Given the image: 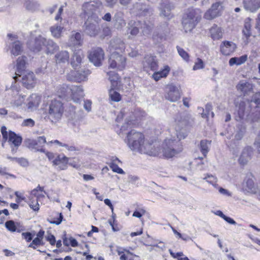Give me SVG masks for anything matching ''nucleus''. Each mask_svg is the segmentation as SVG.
I'll use <instances>...</instances> for the list:
<instances>
[{"label":"nucleus","mask_w":260,"mask_h":260,"mask_svg":"<svg viewBox=\"0 0 260 260\" xmlns=\"http://www.w3.org/2000/svg\"><path fill=\"white\" fill-rule=\"evenodd\" d=\"M252 103H254L256 106L252 113L248 116V118L252 122H255L260 119V107L257 106L260 104V93H255L250 101H241L239 105L236 104V107H238V112L239 117L243 118L245 113L251 110Z\"/></svg>","instance_id":"obj_1"},{"label":"nucleus","mask_w":260,"mask_h":260,"mask_svg":"<svg viewBox=\"0 0 260 260\" xmlns=\"http://www.w3.org/2000/svg\"><path fill=\"white\" fill-rule=\"evenodd\" d=\"M184 138L185 136H182L178 133H177V138H167L162 145L163 156L166 158H170L179 153L182 150L180 140Z\"/></svg>","instance_id":"obj_2"},{"label":"nucleus","mask_w":260,"mask_h":260,"mask_svg":"<svg viewBox=\"0 0 260 260\" xmlns=\"http://www.w3.org/2000/svg\"><path fill=\"white\" fill-rule=\"evenodd\" d=\"M202 11L200 9L190 8L184 13L182 24L185 32H190L194 29L201 18Z\"/></svg>","instance_id":"obj_3"},{"label":"nucleus","mask_w":260,"mask_h":260,"mask_svg":"<svg viewBox=\"0 0 260 260\" xmlns=\"http://www.w3.org/2000/svg\"><path fill=\"white\" fill-rule=\"evenodd\" d=\"M46 111L48 118L52 122L58 121L62 116L64 109L62 103L58 100H52L48 103Z\"/></svg>","instance_id":"obj_4"},{"label":"nucleus","mask_w":260,"mask_h":260,"mask_svg":"<svg viewBox=\"0 0 260 260\" xmlns=\"http://www.w3.org/2000/svg\"><path fill=\"white\" fill-rule=\"evenodd\" d=\"M124 117H125V123L121 126L120 132L123 133L126 131L128 127H131L136 124V121L138 119V116L136 113L130 112L126 109H122L117 115L116 121H120Z\"/></svg>","instance_id":"obj_5"},{"label":"nucleus","mask_w":260,"mask_h":260,"mask_svg":"<svg viewBox=\"0 0 260 260\" xmlns=\"http://www.w3.org/2000/svg\"><path fill=\"white\" fill-rule=\"evenodd\" d=\"M144 140V135L134 129L131 130L127 135V145L134 151L138 152Z\"/></svg>","instance_id":"obj_6"},{"label":"nucleus","mask_w":260,"mask_h":260,"mask_svg":"<svg viewBox=\"0 0 260 260\" xmlns=\"http://www.w3.org/2000/svg\"><path fill=\"white\" fill-rule=\"evenodd\" d=\"M126 58L118 52L111 53L109 59V67L117 70H123L126 66Z\"/></svg>","instance_id":"obj_7"},{"label":"nucleus","mask_w":260,"mask_h":260,"mask_svg":"<svg viewBox=\"0 0 260 260\" xmlns=\"http://www.w3.org/2000/svg\"><path fill=\"white\" fill-rule=\"evenodd\" d=\"M165 98L171 102H175L181 97L180 88L173 84L168 85L166 87Z\"/></svg>","instance_id":"obj_8"},{"label":"nucleus","mask_w":260,"mask_h":260,"mask_svg":"<svg viewBox=\"0 0 260 260\" xmlns=\"http://www.w3.org/2000/svg\"><path fill=\"white\" fill-rule=\"evenodd\" d=\"M223 8L221 3L217 2L213 3L211 8L204 14V18L207 20H211L220 16Z\"/></svg>","instance_id":"obj_9"},{"label":"nucleus","mask_w":260,"mask_h":260,"mask_svg":"<svg viewBox=\"0 0 260 260\" xmlns=\"http://www.w3.org/2000/svg\"><path fill=\"white\" fill-rule=\"evenodd\" d=\"M88 70H81L80 71L72 70L67 76V78L69 81H75L81 82L87 80V76L90 74Z\"/></svg>","instance_id":"obj_10"},{"label":"nucleus","mask_w":260,"mask_h":260,"mask_svg":"<svg viewBox=\"0 0 260 260\" xmlns=\"http://www.w3.org/2000/svg\"><path fill=\"white\" fill-rule=\"evenodd\" d=\"M138 152L151 156H156L159 154V150L155 147V144L153 142L145 140H144Z\"/></svg>","instance_id":"obj_11"},{"label":"nucleus","mask_w":260,"mask_h":260,"mask_svg":"<svg viewBox=\"0 0 260 260\" xmlns=\"http://www.w3.org/2000/svg\"><path fill=\"white\" fill-rule=\"evenodd\" d=\"M104 51L100 48L92 49L88 56L89 60L95 66H100L104 59Z\"/></svg>","instance_id":"obj_12"},{"label":"nucleus","mask_w":260,"mask_h":260,"mask_svg":"<svg viewBox=\"0 0 260 260\" xmlns=\"http://www.w3.org/2000/svg\"><path fill=\"white\" fill-rule=\"evenodd\" d=\"M252 19L250 17L246 18L243 22L242 30V39L246 44L250 42V37L252 36Z\"/></svg>","instance_id":"obj_13"},{"label":"nucleus","mask_w":260,"mask_h":260,"mask_svg":"<svg viewBox=\"0 0 260 260\" xmlns=\"http://www.w3.org/2000/svg\"><path fill=\"white\" fill-rule=\"evenodd\" d=\"M243 188L250 192H258L260 195V183L257 187L254 182V177L251 174H248L243 183Z\"/></svg>","instance_id":"obj_14"},{"label":"nucleus","mask_w":260,"mask_h":260,"mask_svg":"<svg viewBox=\"0 0 260 260\" xmlns=\"http://www.w3.org/2000/svg\"><path fill=\"white\" fill-rule=\"evenodd\" d=\"M125 48L124 42L121 39L115 38L113 39L110 42L108 48V50L112 53L113 52H117L120 51L123 52Z\"/></svg>","instance_id":"obj_15"},{"label":"nucleus","mask_w":260,"mask_h":260,"mask_svg":"<svg viewBox=\"0 0 260 260\" xmlns=\"http://www.w3.org/2000/svg\"><path fill=\"white\" fill-rule=\"evenodd\" d=\"M22 82L27 89L34 88L37 83V78L32 72H26L22 77Z\"/></svg>","instance_id":"obj_16"},{"label":"nucleus","mask_w":260,"mask_h":260,"mask_svg":"<svg viewBox=\"0 0 260 260\" xmlns=\"http://www.w3.org/2000/svg\"><path fill=\"white\" fill-rule=\"evenodd\" d=\"M102 6V3L100 0H95L90 2L84 3L82 9L85 13L90 15L96 11Z\"/></svg>","instance_id":"obj_17"},{"label":"nucleus","mask_w":260,"mask_h":260,"mask_svg":"<svg viewBox=\"0 0 260 260\" xmlns=\"http://www.w3.org/2000/svg\"><path fill=\"white\" fill-rule=\"evenodd\" d=\"M242 5L246 11L254 13L260 9V0H242Z\"/></svg>","instance_id":"obj_18"},{"label":"nucleus","mask_w":260,"mask_h":260,"mask_svg":"<svg viewBox=\"0 0 260 260\" xmlns=\"http://www.w3.org/2000/svg\"><path fill=\"white\" fill-rule=\"evenodd\" d=\"M237 48L236 44L232 41H224L220 45L221 53L224 55H230Z\"/></svg>","instance_id":"obj_19"},{"label":"nucleus","mask_w":260,"mask_h":260,"mask_svg":"<svg viewBox=\"0 0 260 260\" xmlns=\"http://www.w3.org/2000/svg\"><path fill=\"white\" fill-rule=\"evenodd\" d=\"M26 59V58L23 56L19 57L17 59L15 76L13 77L15 82L17 81L18 78L20 77L25 71Z\"/></svg>","instance_id":"obj_20"},{"label":"nucleus","mask_w":260,"mask_h":260,"mask_svg":"<svg viewBox=\"0 0 260 260\" xmlns=\"http://www.w3.org/2000/svg\"><path fill=\"white\" fill-rule=\"evenodd\" d=\"M8 37L12 42V46L11 48V53L14 56H18L22 52V46L20 41L16 40V37L15 35L12 34H8Z\"/></svg>","instance_id":"obj_21"},{"label":"nucleus","mask_w":260,"mask_h":260,"mask_svg":"<svg viewBox=\"0 0 260 260\" xmlns=\"http://www.w3.org/2000/svg\"><path fill=\"white\" fill-rule=\"evenodd\" d=\"M46 138L44 136L39 137L36 140H31L28 143V147L36 151L45 152V149L42 147L44 144H47Z\"/></svg>","instance_id":"obj_22"},{"label":"nucleus","mask_w":260,"mask_h":260,"mask_svg":"<svg viewBox=\"0 0 260 260\" xmlns=\"http://www.w3.org/2000/svg\"><path fill=\"white\" fill-rule=\"evenodd\" d=\"M143 68L145 70L149 69L155 71L157 69L158 62L155 56L147 55L143 62Z\"/></svg>","instance_id":"obj_23"},{"label":"nucleus","mask_w":260,"mask_h":260,"mask_svg":"<svg viewBox=\"0 0 260 260\" xmlns=\"http://www.w3.org/2000/svg\"><path fill=\"white\" fill-rule=\"evenodd\" d=\"M172 7L171 4L168 0H162L159 7L160 16L169 18L171 16V11Z\"/></svg>","instance_id":"obj_24"},{"label":"nucleus","mask_w":260,"mask_h":260,"mask_svg":"<svg viewBox=\"0 0 260 260\" xmlns=\"http://www.w3.org/2000/svg\"><path fill=\"white\" fill-rule=\"evenodd\" d=\"M41 96L36 94H31L27 100V103L26 106L29 111H32L36 109L41 102Z\"/></svg>","instance_id":"obj_25"},{"label":"nucleus","mask_w":260,"mask_h":260,"mask_svg":"<svg viewBox=\"0 0 260 260\" xmlns=\"http://www.w3.org/2000/svg\"><path fill=\"white\" fill-rule=\"evenodd\" d=\"M253 153L251 147L244 148L241 152L238 159L239 163L241 165H245L251 159Z\"/></svg>","instance_id":"obj_26"},{"label":"nucleus","mask_w":260,"mask_h":260,"mask_svg":"<svg viewBox=\"0 0 260 260\" xmlns=\"http://www.w3.org/2000/svg\"><path fill=\"white\" fill-rule=\"evenodd\" d=\"M69 93V96L71 97L75 102H78L83 96V89L80 86L71 85Z\"/></svg>","instance_id":"obj_27"},{"label":"nucleus","mask_w":260,"mask_h":260,"mask_svg":"<svg viewBox=\"0 0 260 260\" xmlns=\"http://www.w3.org/2000/svg\"><path fill=\"white\" fill-rule=\"evenodd\" d=\"M69 161V158L64 155H58L52 161L53 166L56 167L59 170H66L67 168V165Z\"/></svg>","instance_id":"obj_28"},{"label":"nucleus","mask_w":260,"mask_h":260,"mask_svg":"<svg viewBox=\"0 0 260 260\" xmlns=\"http://www.w3.org/2000/svg\"><path fill=\"white\" fill-rule=\"evenodd\" d=\"M237 89L242 92L244 95H249L252 92L253 85L248 81L242 80L237 84Z\"/></svg>","instance_id":"obj_29"},{"label":"nucleus","mask_w":260,"mask_h":260,"mask_svg":"<svg viewBox=\"0 0 260 260\" xmlns=\"http://www.w3.org/2000/svg\"><path fill=\"white\" fill-rule=\"evenodd\" d=\"M6 228L11 232L20 233L25 230L23 224L19 222H14L13 220H9L5 223Z\"/></svg>","instance_id":"obj_30"},{"label":"nucleus","mask_w":260,"mask_h":260,"mask_svg":"<svg viewBox=\"0 0 260 260\" xmlns=\"http://www.w3.org/2000/svg\"><path fill=\"white\" fill-rule=\"evenodd\" d=\"M83 57V54L81 50H78L74 53L71 58V63L74 70H77L80 67Z\"/></svg>","instance_id":"obj_31"},{"label":"nucleus","mask_w":260,"mask_h":260,"mask_svg":"<svg viewBox=\"0 0 260 260\" xmlns=\"http://www.w3.org/2000/svg\"><path fill=\"white\" fill-rule=\"evenodd\" d=\"M171 71L170 67L166 65L164 66L163 69L157 72H155L152 75V78L155 81H158L161 78H166Z\"/></svg>","instance_id":"obj_32"},{"label":"nucleus","mask_w":260,"mask_h":260,"mask_svg":"<svg viewBox=\"0 0 260 260\" xmlns=\"http://www.w3.org/2000/svg\"><path fill=\"white\" fill-rule=\"evenodd\" d=\"M82 44L81 35L79 32H72L68 41L69 46H80Z\"/></svg>","instance_id":"obj_33"},{"label":"nucleus","mask_w":260,"mask_h":260,"mask_svg":"<svg viewBox=\"0 0 260 260\" xmlns=\"http://www.w3.org/2000/svg\"><path fill=\"white\" fill-rule=\"evenodd\" d=\"M43 193H46L44 187L39 185L36 188L30 191V194L28 197V200H32V198L39 200L42 198H44L45 196Z\"/></svg>","instance_id":"obj_34"},{"label":"nucleus","mask_w":260,"mask_h":260,"mask_svg":"<svg viewBox=\"0 0 260 260\" xmlns=\"http://www.w3.org/2000/svg\"><path fill=\"white\" fill-rule=\"evenodd\" d=\"M210 36L214 40H219L222 36V31L221 27L214 24L210 29Z\"/></svg>","instance_id":"obj_35"},{"label":"nucleus","mask_w":260,"mask_h":260,"mask_svg":"<svg viewBox=\"0 0 260 260\" xmlns=\"http://www.w3.org/2000/svg\"><path fill=\"white\" fill-rule=\"evenodd\" d=\"M46 42V39L40 36L35 40L34 44H30L29 45L30 48L33 49L34 51H40L42 48V46L45 45Z\"/></svg>","instance_id":"obj_36"},{"label":"nucleus","mask_w":260,"mask_h":260,"mask_svg":"<svg viewBox=\"0 0 260 260\" xmlns=\"http://www.w3.org/2000/svg\"><path fill=\"white\" fill-rule=\"evenodd\" d=\"M69 53L67 51H61L58 52L55 56L57 63H65L69 59Z\"/></svg>","instance_id":"obj_37"},{"label":"nucleus","mask_w":260,"mask_h":260,"mask_svg":"<svg viewBox=\"0 0 260 260\" xmlns=\"http://www.w3.org/2000/svg\"><path fill=\"white\" fill-rule=\"evenodd\" d=\"M121 163V161L118 158H113L109 167L114 172L119 174H124L125 173L123 170L118 167V164Z\"/></svg>","instance_id":"obj_38"},{"label":"nucleus","mask_w":260,"mask_h":260,"mask_svg":"<svg viewBox=\"0 0 260 260\" xmlns=\"http://www.w3.org/2000/svg\"><path fill=\"white\" fill-rule=\"evenodd\" d=\"M109 80L111 82V87L117 88L119 85L120 79L118 75L115 72H108Z\"/></svg>","instance_id":"obj_39"},{"label":"nucleus","mask_w":260,"mask_h":260,"mask_svg":"<svg viewBox=\"0 0 260 260\" xmlns=\"http://www.w3.org/2000/svg\"><path fill=\"white\" fill-rule=\"evenodd\" d=\"M50 30L52 36L58 39L61 37V34L64 31V27L61 24H55L50 27Z\"/></svg>","instance_id":"obj_40"},{"label":"nucleus","mask_w":260,"mask_h":260,"mask_svg":"<svg viewBox=\"0 0 260 260\" xmlns=\"http://www.w3.org/2000/svg\"><path fill=\"white\" fill-rule=\"evenodd\" d=\"M44 46H46V51L47 54H53L56 51L59 49V46L51 40H46Z\"/></svg>","instance_id":"obj_41"},{"label":"nucleus","mask_w":260,"mask_h":260,"mask_svg":"<svg viewBox=\"0 0 260 260\" xmlns=\"http://www.w3.org/2000/svg\"><path fill=\"white\" fill-rule=\"evenodd\" d=\"M248 56L247 55H244L240 57H234L230 58L229 60V65L233 66L234 65L240 66L245 63L247 60Z\"/></svg>","instance_id":"obj_42"},{"label":"nucleus","mask_w":260,"mask_h":260,"mask_svg":"<svg viewBox=\"0 0 260 260\" xmlns=\"http://www.w3.org/2000/svg\"><path fill=\"white\" fill-rule=\"evenodd\" d=\"M114 26L117 29H121L126 25V22L121 13H117L114 17Z\"/></svg>","instance_id":"obj_43"},{"label":"nucleus","mask_w":260,"mask_h":260,"mask_svg":"<svg viewBox=\"0 0 260 260\" xmlns=\"http://www.w3.org/2000/svg\"><path fill=\"white\" fill-rule=\"evenodd\" d=\"M9 142L12 143L15 147L19 146L22 142L21 137L17 136L14 133L10 132L8 134Z\"/></svg>","instance_id":"obj_44"},{"label":"nucleus","mask_w":260,"mask_h":260,"mask_svg":"<svg viewBox=\"0 0 260 260\" xmlns=\"http://www.w3.org/2000/svg\"><path fill=\"white\" fill-rule=\"evenodd\" d=\"M203 179L205 180L208 183L212 185L214 187L218 188V179L215 176L210 174H206L204 175Z\"/></svg>","instance_id":"obj_45"},{"label":"nucleus","mask_w":260,"mask_h":260,"mask_svg":"<svg viewBox=\"0 0 260 260\" xmlns=\"http://www.w3.org/2000/svg\"><path fill=\"white\" fill-rule=\"evenodd\" d=\"M116 88L111 87L109 90V96L111 101L118 102L121 100L120 93L115 90Z\"/></svg>","instance_id":"obj_46"},{"label":"nucleus","mask_w":260,"mask_h":260,"mask_svg":"<svg viewBox=\"0 0 260 260\" xmlns=\"http://www.w3.org/2000/svg\"><path fill=\"white\" fill-rule=\"evenodd\" d=\"M71 89V86L63 84L58 88L57 92L59 96H69V91Z\"/></svg>","instance_id":"obj_47"},{"label":"nucleus","mask_w":260,"mask_h":260,"mask_svg":"<svg viewBox=\"0 0 260 260\" xmlns=\"http://www.w3.org/2000/svg\"><path fill=\"white\" fill-rule=\"evenodd\" d=\"M124 251L125 250L121 247H117L116 249L118 254L120 255V260H128L129 255H133V254L128 250H125L126 254L124 253Z\"/></svg>","instance_id":"obj_48"},{"label":"nucleus","mask_w":260,"mask_h":260,"mask_svg":"<svg viewBox=\"0 0 260 260\" xmlns=\"http://www.w3.org/2000/svg\"><path fill=\"white\" fill-rule=\"evenodd\" d=\"M210 142L206 140H202L200 142V149L202 154L206 156L209 151Z\"/></svg>","instance_id":"obj_49"},{"label":"nucleus","mask_w":260,"mask_h":260,"mask_svg":"<svg viewBox=\"0 0 260 260\" xmlns=\"http://www.w3.org/2000/svg\"><path fill=\"white\" fill-rule=\"evenodd\" d=\"M25 95H18L14 101L13 105L18 107L25 104Z\"/></svg>","instance_id":"obj_50"},{"label":"nucleus","mask_w":260,"mask_h":260,"mask_svg":"<svg viewBox=\"0 0 260 260\" xmlns=\"http://www.w3.org/2000/svg\"><path fill=\"white\" fill-rule=\"evenodd\" d=\"M28 204L30 208L34 211H38L39 209V204H38V200L32 198V200H29Z\"/></svg>","instance_id":"obj_51"},{"label":"nucleus","mask_w":260,"mask_h":260,"mask_svg":"<svg viewBox=\"0 0 260 260\" xmlns=\"http://www.w3.org/2000/svg\"><path fill=\"white\" fill-rule=\"evenodd\" d=\"M177 51L179 55L186 61H188L189 59L188 54L182 48L177 47Z\"/></svg>","instance_id":"obj_52"},{"label":"nucleus","mask_w":260,"mask_h":260,"mask_svg":"<svg viewBox=\"0 0 260 260\" xmlns=\"http://www.w3.org/2000/svg\"><path fill=\"white\" fill-rule=\"evenodd\" d=\"M62 147L64 148V150H67L69 153H72L79 150V148L74 145L64 144ZM62 150H64V149Z\"/></svg>","instance_id":"obj_53"},{"label":"nucleus","mask_w":260,"mask_h":260,"mask_svg":"<svg viewBox=\"0 0 260 260\" xmlns=\"http://www.w3.org/2000/svg\"><path fill=\"white\" fill-rule=\"evenodd\" d=\"M204 68V64L203 60L198 58L194 63V65L193 67V70L196 71L200 69H203Z\"/></svg>","instance_id":"obj_54"},{"label":"nucleus","mask_w":260,"mask_h":260,"mask_svg":"<svg viewBox=\"0 0 260 260\" xmlns=\"http://www.w3.org/2000/svg\"><path fill=\"white\" fill-rule=\"evenodd\" d=\"M129 30L130 34L128 37L129 39L133 38L139 32V29L136 26H132L131 27L129 28Z\"/></svg>","instance_id":"obj_55"},{"label":"nucleus","mask_w":260,"mask_h":260,"mask_svg":"<svg viewBox=\"0 0 260 260\" xmlns=\"http://www.w3.org/2000/svg\"><path fill=\"white\" fill-rule=\"evenodd\" d=\"M99 28L98 27L94 25L90 26L88 29V33L90 36H94L96 35L99 32Z\"/></svg>","instance_id":"obj_56"},{"label":"nucleus","mask_w":260,"mask_h":260,"mask_svg":"<svg viewBox=\"0 0 260 260\" xmlns=\"http://www.w3.org/2000/svg\"><path fill=\"white\" fill-rule=\"evenodd\" d=\"M15 194L16 197V202L17 203H20L22 201L25 200V198L23 196V192L16 191L15 192Z\"/></svg>","instance_id":"obj_57"},{"label":"nucleus","mask_w":260,"mask_h":260,"mask_svg":"<svg viewBox=\"0 0 260 260\" xmlns=\"http://www.w3.org/2000/svg\"><path fill=\"white\" fill-rule=\"evenodd\" d=\"M35 124V121L30 118L23 120L22 125L24 126L32 127Z\"/></svg>","instance_id":"obj_58"},{"label":"nucleus","mask_w":260,"mask_h":260,"mask_svg":"<svg viewBox=\"0 0 260 260\" xmlns=\"http://www.w3.org/2000/svg\"><path fill=\"white\" fill-rule=\"evenodd\" d=\"M146 211L143 209H140L139 211H135L133 214L134 217L140 218L143 215L145 214Z\"/></svg>","instance_id":"obj_59"},{"label":"nucleus","mask_w":260,"mask_h":260,"mask_svg":"<svg viewBox=\"0 0 260 260\" xmlns=\"http://www.w3.org/2000/svg\"><path fill=\"white\" fill-rule=\"evenodd\" d=\"M217 189H218V191L219 192L224 195V196H228V197H231L232 196V193L231 192H230L229 190H228L227 189H225L222 187H219L218 186V188H216Z\"/></svg>","instance_id":"obj_60"},{"label":"nucleus","mask_w":260,"mask_h":260,"mask_svg":"<svg viewBox=\"0 0 260 260\" xmlns=\"http://www.w3.org/2000/svg\"><path fill=\"white\" fill-rule=\"evenodd\" d=\"M245 131V128H243L237 132L235 136V139L237 140H241L244 135Z\"/></svg>","instance_id":"obj_61"},{"label":"nucleus","mask_w":260,"mask_h":260,"mask_svg":"<svg viewBox=\"0 0 260 260\" xmlns=\"http://www.w3.org/2000/svg\"><path fill=\"white\" fill-rule=\"evenodd\" d=\"M25 6L27 9L32 11L34 9L35 4L30 0H26L25 2Z\"/></svg>","instance_id":"obj_62"},{"label":"nucleus","mask_w":260,"mask_h":260,"mask_svg":"<svg viewBox=\"0 0 260 260\" xmlns=\"http://www.w3.org/2000/svg\"><path fill=\"white\" fill-rule=\"evenodd\" d=\"M254 144L257 149V152L260 154V131L257 137L255 139Z\"/></svg>","instance_id":"obj_63"},{"label":"nucleus","mask_w":260,"mask_h":260,"mask_svg":"<svg viewBox=\"0 0 260 260\" xmlns=\"http://www.w3.org/2000/svg\"><path fill=\"white\" fill-rule=\"evenodd\" d=\"M255 28L260 33V12L257 14L255 19Z\"/></svg>","instance_id":"obj_64"}]
</instances>
